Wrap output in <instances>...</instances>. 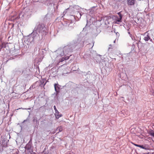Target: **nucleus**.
Here are the masks:
<instances>
[{"mask_svg": "<svg viewBox=\"0 0 154 154\" xmlns=\"http://www.w3.org/2000/svg\"><path fill=\"white\" fill-rule=\"evenodd\" d=\"M149 134L151 136L154 137V132L153 130H151L149 132Z\"/></svg>", "mask_w": 154, "mask_h": 154, "instance_id": "obj_8", "label": "nucleus"}, {"mask_svg": "<svg viewBox=\"0 0 154 154\" xmlns=\"http://www.w3.org/2000/svg\"><path fill=\"white\" fill-rule=\"evenodd\" d=\"M63 130V128L61 127H58L57 129V130L58 131L57 133Z\"/></svg>", "mask_w": 154, "mask_h": 154, "instance_id": "obj_9", "label": "nucleus"}, {"mask_svg": "<svg viewBox=\"0 0 154 154\" xmlns=\"http://www.w3.org/2000/svg\"><path fill=\"white\" fill-rule=\"evenodd\" d=\"M54 110H55V111H56L57 110V109L56 108V107L55 106H54Z\"/></svg>", "mask_w": 154, "mask_h": 154, "instance_id": "obj_15", "label": "nucleus"}, {"mask_svg": "<svg viewBox=\"0 0 154 154\" xmlns=\"http://www.w3.org/2000/svg\"><path fill=\"white\" fill-rule=\"evenodd\" d=\"M64 60V58H62L61 59V62H62V61H63Z\"/></svg>", "mask_w": 154, "mask_h": 154, "instance_id": "obj_17", "label": "nucleus"}, {"mask_svg": "<svg viewBox=\"0 0 154 154\" xmlns=\"http://www.w3.org/2000/svg\"><path fill=\"white\" fill-rule=\"evenodd\" d=\"M64 60H67V59H69V57H64Z\"/></svg>", "mask_w": 154, "mask_h": 154, "instance_id": "obj_14", "label": "nucleus"}, {"mask_svg": "<svg viewBox=\"0 0 154 154\" xmlns=\"http://www.w3.org/2000/svg\"><path fill=\"white\" fill-rule=\"evenodd\" d=\"M30 145L29 144H27L26 146V148L27 149H30Z\"/></svg>", "mask_w": 154, "mask_h": 154, "instance_id": "obj_12", "label": "nucleus"}, {"mask_svg": "<svg viewBox=\"0 0 154 154\" xmlns=\"http://www.w3.org/2000/svg\"><path fill=\"white\" fill-rule=\"evenodd\" d=\"M152 95L154 96V90H152Z\"/></svg>", "mask_w": 154, "mask_h": 154, "instance_id": "obj_16", "label": "nucleus"}, {"mask_svg": "<svg viewBox=\"0 0 154 154\" xmlns=\"http://www.w3.org/2000/svg\"><path fill=\"white\" fill-rule=\"evenodd\" d=\"M5 44L4 42H3L2 44L1 48H5Z\"/></svg>", "mask_w": 154, "mask_h": 154, "instance_id": "obj_11", "label": "nucleus"}, {"mask_svg": "<svg viewBox=\"0 0 154 154\" xmlns=\"http://www.w3.org/2000/svg\"><path fill=\"white\" fill-rule=\"evenodd\" d=\"M118 14L119 15V17H122V15L120 12H119L118 13Z\"/></svg>", "mask_w": 154, "mask_h": 154, "instance_id": "obj_13", "label": "nucleus"}, {"mask_svg": "<svg viewBox=\"0 0 154 154\" xmlns=\"http://www.w3.org/2000/svg\"><path fill=\"white\" fill-rule=\"evenodd\" d=\"M143 39L146 41H148L149 40H150V41H152V40L150 38V36L149 35V34L147 33H145L144 35V37Z\"/></svg>", "mask_w": 154, "mask_h": 154, "instance_id": "obj_2", "label": "nucleus"}, {"mask_svg": "<svg viewBox=\"0 0 154 154\" xmlns=\"http://www.w3.org/2000/svg\"><path fill=\"white\" fill-rule=\"evenodd\" d=\"M122 17H119V18L117 17V18L116 20V23H117V22H122L121 20H122Z\"/></svg>", "mask_w": 154, "mask_h": 154, "instance_id": "obj_7", "label": "nucleus"}, {"mask_svg": "<svg viewBox=\"0 0 154 154\" xmlns=\"http://www.w3.org/2000/svg\"><path fill=\"white\" fill-rule=\"evenodd\" d=\"M54 89L56 91H57V88H59L57 86V84H55L54 85Z\"/></svg>", "mask_w": 154, "mask_h": 154, "instance_id": "obj_10", "label": "nucleus"}, {"mask_svg": "<svg viewBox=\"0 0 154 154\" xmlns=\"http://www.w3.org/2000/svg\"><path fill=\"white\" fill-rule=\"evenodd\" d=\"M45 28L44 27L43 25L39 24L36 28V30L38 31L39 32H43L45 30Z\"/></svg>", "mask_w": 154, "mask_h": 154, "instance_id": "obj_1", "label": "nucleus"}, {"mask_svg": "<svg viewBox=\"0 0 154 154\" xmlns=\"http://www.w3.org/2000/svg\"><path fill=\"white\" fill-rule=\"evenodd\" d=\"M55 112V117L57 119H58L60 117L62 116V115L59 114V112L57 110Z\"/></svg>", "mask_w": 154, "mask_h": 154, "instance_id": "obj_5", "label": "nucleus"}, {"mask_svg": "<svg viewBox=\"0 0 154 154\" xmlns=\"http://www.w3.org/2000/svg\"><path fill=\"white\" fill-rule=\"evenodd\" d=\"M128 5H134V0H128Z\"/></svg>", "mask_w": 154, "mask_h": 154, "instance_id": "obj_6", "label": "nucleus"}, {"mask_svg": "<svg viewBox=\"0 0 154 154\" xmlns=\"http://www.w3.org/2000/svg\"><path fill=\"white\" fill-rule=\"evenodd\" d=\"M132 143L135 146H137L140 147L142 149H144L146 150H147L148 149V148H147V147H146V146H143V145H138L135 143Z\"/></svg>", "mask_w": 154, "mask_h": 154, "instance_id": "obj_3", "label": "nucleus"}, {"mask_svg": "<svg viewBox=\"0 0 154 154\" xmlns=\"http://www.w3.org/2000/svg\"><path fill=\"white\" fill-rule=\"evenodd\" d=\"M1 144L2 147H6L8 146L7 143L5 140H3L2 142L1 143Z\"/></svg>", "mask_w": 154, "mask_h": 154, "instance_id": "obj_4", "label": "nucleus"}]
</instances>
